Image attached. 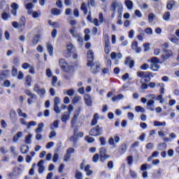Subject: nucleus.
Segmentation results:
<instances>
[{
	"mask_svg": "<svg viewBox=\"0 0 179 179\" xmlns=\"http://www.w3.org/2000/svg\"><path fill=\"white\" fill-rule=\"evenodd\" d=\"M110 158V155H107V148L102 147L99 150V154H95L92 157V162L94 163H97L99 162V159H100V162L101 163H104L107 159Z\"/></svg>",
	"mask_w": 179,
	"mask_h": 179,
	"instance_id": "nucleus-1",
	"label": "nucleus"
},
{
	"mask_svg": "<svg viewBox=\"0 0 179 179\" xmlns=\"http://www.w3.org/2000/svg\"><path fill=\"white\" fill-rule=\"evenodd\" d=\"M111 8L113 13L117 11V13L120 15V17L122 15V11L124 10V6H122V3L117 1L113 0L111 3Z\"/></svg>",
	"mask_w": 179,
	"mask_h": 179,
	"instance_id": "nucleus-2",
	"label": "nucleus"
},
{
	"mask_svg": "<svg viewBox=\"0 0 179 179\" xmlns=\"http://www.w3.org/2000/svg\"><path fill=\"white\" fill-rule=\"evenodd\" d=\"M137 76H138V78H142V79H144V80L148 83L150 82L151 78H153V76H155V74L150 71H138Z\"/></svg>",
	"mask_w": 179,
	"mask_h": 179,
	"instance_id": "nucleus-3",
	"label": "nucleus"
},
{
	"mask_svg": "<svg viewBox=\"0 0 179 179\" xmlns=\"http://www.w3.org/2000/svg\"><path fill=\"white\" fill-rule=\"evenodd\" d=\"M103 134V129L97 125L95 127L92 128L90 131V135L91 136H100Z\"/></svg>",
	"mask_w": 179,
	"mask_h": 179,
	"instance_id": "nucleus-4",
	"label": "nucleus"
},
{
	"mask_svg": "<svg viewBox=\"0 0 179 179\" xmlns=\"http://www.w3.org/2000/svg\"><path fill=\"white\" fill-rule=\"evenodd\" d=\"M94 59V53L93 52V50H90L87 52V66L92 67L94 66V64H93V61Z\"/></svg>",
	"mask_w": 179,
	"mask_h": 179,
	"instance_id": "nucleus-5",
	"label": "nucleus"
},
{
	"mask_svg": "<svg viewBox=\"0 0 179 179\" xmlns=\"http://www.w3.org/2000/svg\"><path fill=\"white\" fill-rule=\"evenodd\" d=\"M59 104H61V99L59 97L56 96L54 99V111L57 114H59L61 113V109H59Z\"/></svg>",
	"mask_w": 179,
	"mask_h": 179,
	"instance_id": "nucleus-6",
	"label": "nucleus"
},
{
	"mask_svg": "<svg viewBox=\"0 0 179 179\" xmlns=\"http://www.w3.org/2000/svg\"><path fill=\"white\" fill-rule=\"evenodd\" d=\"M171 57H173V52L170 50L164 49V54L162 55L163 61H167Z\"/></svg>",
	"mask_w": 179,
	"mask_h": 179,
	"instance_id": "nucleus-7",
	"label": "nucleus"
},
{
	"mask_svg": "<svg viewBox=\"0 0 179 179\" xmlns=\"http://www.w3.org/2000/svg\"><path fill=\"white\" fill-rule=\"evenodd\" d=\"M72 153H75V149L72 148H69L66 152V155H64V162H69V160H71Z\"/></svg>",
	"mask_w": 179,
	"mask_h": 179,
	"instance_id": "nucleus-8",
	"label": "nucleus"
},
{
	"mask_svg": "<svg viewBox=\"0 0 179 179\" xmlns=\"http://www.w3.org/2000/svg\"><path fill=\"white\" fill-rule=\"evenodd\" d=\"M110 51H111L110 40L108 39V34H106L105 35V52L106 54H109Z\"/></svg>",
	"mask_w": 179,
	"mask_h": 179,
	"instance_id": "nucleus-9",
	"label": "nucleus"
},
{
	"mask_svg": "<svg viewBox=\"0 0 179 179\" xmlns=\"http://www.w3.org/2000/svg\"><path fill=\"white\" fill-rule=\"evenodd\" d=\"M160 62L157 57H152L150 60V68H159Z\"/></svg>",
	"mask_w": 179,
	"mask_h": 179,
	"instance_id": "nucleus-10",
	"label": "nucleus"
},
{
	"mask_svg": "<svg viewBox=\"0 0 179 179\" xmlns=\"http://www.w3.org/2000/svg\"><path fill=\"white\" fill-rule=\"evenodd\" d=\"M22 173V169L15 167L12 173L8 174V177L10 178H13V177H16V176H19Z\"/></svg>",
	"mask_w": 179,
	"mask_h": 179,
	"instance_id": "nucleus-11",
	"label": "nucleus"
},
{
	"mask_svg": "<svg viewBox=\"0 0 179 179\" xmlns=\"http://www.w3.org/2000/svg\"><path fill=\"white\" fill-rule=\"evenodd\" d=\"M155 101L153 99L148 100L147 102V108L150 111H155Z\"/></svg>",
	"mask_w": 179,
	"mask_h": 179,
	"instance_id": "nucleus-12",
	"label": "nucleus"
},
{
	"mask_svg": "<svg viewBox=\"0 0 179 179\" xmlns=\"http://www.w3.org/2000/svg\"><path fill=\"white\" fill-rule=\"evenodd\" d=\"M46 48L49 53V55H50V57H52V55L54 54V47H52L51 42H48L46 43Z\"/></svg>",
	"mask_w": 179,
	"mask_h": 179,
	"instance_id": "nucleus-13",
	"label": "nucleus"
},
{
	"mask_svg": "<svg viewBox=\"0 0 179 179\" xmlns=\"http://www.w3.org/2000/svg\"><path fill=\"white\" fill-rule=\"evenodd\" d=\"M44 161L43 160H41L38 163V173L39 174H43V173H44V170H45V167L44 166Z\"/></svg>",
	"mask_w": 179,
	"mask_h": 179,
	"instance_id": "nucleus-14",
	"label": "nucleus"
},
{
	"mask_svg": "<svg viewBox=\"0 0 179 179\" xmlns=\"http://www.w3.org/2000/svg\"><path fill=\"white\" fill-rule=\"evenodd\" d=\"M110 58L111 59L117 60V59H121L122 58V54L120 52L116 53L115 52H113L110 54Z\"/></svg>",
	"mask_w": 179,
	"mask_h": 179,
	"instance_id": "nucleus-15",
	"label": "nucleus"
},
{
	"mask_svg": "<svg viewBox=\"0 0 179 179\" xmlns=\"http://www.w3.org/2000/svg\"><path fill=\"white\" fill-rule=\"evenodd\" d=\"M125 65H128L129 68H134L135 62L131 57H127L124 61Z\"/></svg>",
	"mask_w": 179,
	"mask_h": 179,
	"instance_id": "nucleus-16",
	"label": "nucleus"
},
{
	"mask_svg": "<svg viewBox=\"0 0 179 179\" xmlns=\"http://www.w3.org/2000/svg\"><path fill=\"white\" fill-rule=\"evenodd\" d=\"M28 14L31 15L32 17L34 19H37V17H40L41 15V13L40 11H33V10H28Z\"/></svg>",
	"mask_w": 179,
	"mask_h": 179,
	"instance_id": "nucleus-17",
	"label": "nucleus"
},
{
	"mask_svg": "<svg viewBox=\"0 0 179 179\" xmlns=\"http://www.w3.org/2000/svg\"><path fill=\"white\" fill-rule=\"evenodd\" d=\"M70 118H71V114L68 112H64V113L62 115V122L66 123V121H69Z\"/></svg>",
	"mask_w": 179,
	"mask_h": 179,
	"instance_id": "nucleus-18",
	"label": "nucleus"
},
{
	"mask_svg": "<svg viewBox=\"0 0 179 179\" xmlns=\"http://www.w3.org/2000/svg\"><path fill=\"white\" fill-rule=\"evenodd\" d=\"M85 104H87L88 106H92V96L89 94H86L85 95Z\"/></svg>",
	"mask_w": 179,
	"mask_h": 179,
	"instance_id": "nucleus-19",
	"label": "nucleus"
},
{
	"mask_svg": "<svg viewBox=\"0 0 179 179\" xmlns=\"http://www.w3.org/2000/svg\"><path fill=\"white\" fill-rule=\"evenodd\" d=\"M131 48L132 50H135L136 52H141L142 50L140 48L138 47V42L133 41L131 44Z\"/></svg>",
	"mask_w": 179,
	"mask_h": 179,
	"instance_id": "nucleus-20",
	"label": "nucleus"
},
{
	"mask_svg": "<svg viewBox=\"0 0 179 179\" xmlns=\"http://www.w3.org/2000/svg\"><path fill=\"white\" fill-rule=\"evenodd\" d=\"M9 76V71L6 70L4 71H2L0 73V80H3V79H6Z\"/></svg>",
	"mask_w": 179,
	"mask_h": 179,
	"instance_id": "nucleus-21",
	"label": "nucleus"
},
{
	"mask_svg": "<svg viewBox=\"0 0 179 179\" xmlns=\"http://www.w3.org/2000/svg\"><path fill=\"white\" fill-rule=\"evenodd\" d=\"M20 152L22 153V155H27V153H29V146L22 145L20 147Z\"/></svg>",
	"mask_w": 179,
	"mask_h": 179,
	"instance_id": "nucleus-22",
	"label": "nucleus"
},
{
	"mask_svg": "<svg viewBox=\"0 0 179 179\" xmlns=\"http://www.w3.org/2000/svg\"><path fill=\"white\" fill-rule=\"evenodd\" d=\"M124 3L129 10H131V9H134V3L132 2V1L126 0L124 1Z\"/></svg>",
	"mask_w": 179,
	"mask_h": 179,
	"instance_id": "nucleus-23",
	"label": "nucleus"
},
{
	"mask_svg": "<svg viewBox=\"0 0 179 179\" xmlns=\"http://www.w3.org/2000/svg\"><path fill=\"white\" fill-rule=\"evenodd\" d=\"M174 6H176V1H174L173 0L170 1L167 5H166V8L169 10H172L173 8H174Z\"/></svg>",
	"mask_w": 179,
	"mask_h": 179,
	"instance_id": "nucleus-24",
	"label": "nucleus"
},
{
	"mask_svg": "<svg viewBox=\"0 0 179 179\" xmlns=\"http://www.w3.org/2000/svg\"><path fill=\"white\" fill-rule=\"evenodd\" d=\"M97 120H99V113H95L94 115V117L91 122L92 127H94V125H97Z\"/></svg>",
	"mask_w": 179,
	"mask_h": 179,
	"instance_id": "nucleus-25",
	"label": "nucleus"
},
{
	"mask_svg": "<svg viewBox=\"0 0 179 179\" xmlns=\"http://www.w3.org/2000/svg\"><path fill=\"white\" fill-rule=\"evenodd\" d=\"M59 65L61 68H66L68 66V62L64 59H60L59 60Z\"/></svg>",
	"mask_w": 179,
	"mask_h": 179,
	"instance_id": "nucleus-26",
	"label": "nucleus"
},
{
	"mask_svg": "<svg viewBox=\"0 0 179 179\" xmlns=\"http://www.w3.org/2000/svg\"><path fill=\"white\" fill-rule=\"evenodd\" d=\"M43 128H44V123H39L38 127L35 130L36 133L40 134V132H43Z\"/></svg>",
	"mask_w": 179,
	"mask_h": 179,
	"instance_id": "nucleus-27",
	"label": "nucleus"
},
{
	"mask_svg": "<svg viewBox=\"0 0 179 179\" xmlns=\"http://www.w3.org/2000/svg\"><path fill=\"white\" fill-rule=\"evenodd\" d=\"M33 136L31 134H28L25 137L24 143H27V145H31V138Z\"/></svg>",
	"mask_w": 179,
	"mask_h": 179,
	"instance_id": "nucleus-28",
	"label": "nucleus"
},
{
	"mask_svg": "<svg viewBox=\"0 0 179 179\" xmlns=\"http://www.w3.org/2000/svg\"><path fill=\"white\" fill-rule=\"evenodd\" d=\"M64 94H67L70 97H72V96L75 94V90H73V89L65 90L64 91Z\"/></svg>",
	"mask_w": 179,
	"mask_h": 179,
	"instance_id": "nucleus-29",
	"label": "nucleus"
},
{
	"mask_svg": "<svg viewBox=\"0 0 179 179\" xmlns=\"http://www.w3.org/2000/svg\"><path fill=\"white\" fill-rule=\"evenodd\" d=\"M71 142H73V143H76L78 141V132L76 131H74V134L70 138Z\"/></svg>",
	"mask_w": 179,
	"mask_h": 179,
	"instance_id": "nucleus-30",
	"label": "nucleus"
},
{
	"mask_svg": "<svg viewBox=\"0 0 179 179\" xmlns=\"http://www.w3.org/2000/svg\"><path fill=\"white\" fill-rule=\"evenodd\" d=\"M90 33V29H85V41H89V40H90V36L89 35Z\"/></svg>",
	"mask_w": 179,
	"mask_h": 179,
	"instance_id": "nucleus-31",
	"label": "nucleus"
},
{
	"mask_svg": "<svg viewBox=\"0 0 179 179\" xmlns=\"http://www.w3.org/2000/svg\"><path fill=\"white\" fill-rule=\"evenodd\" d=\"M31 82H32L31 78L30 77V76H28L25 78V86H28V87L31 86Z\"/></svg>",
	"mask_w": 179,
	"mask_h": 179,
	"instance_id": "nucleus-32",
	"label": "nucleus"
},
{
	"mask_svg": "<svg viewBox=\"0 0 179 179\" xmlns=\"http://www.w3.org/2000/svg\"><path fill=\"white\" fill-rule=\"evenodd\" d=\"M155 127H166V122L154 121Z\"/></svg>",
	"mask_w": 179,
	"mask_h": 179,
	"instance_id": "nucleus-33",
	"label": "nucleus"
},
{
	"mask_svg": "<svg viewBox=\"0 0 179 179\" xmlns=\"http://www.w3.org/2000/svg\"><path fill=\"white\" fill-rule=\"evenodd\" d=\"M120 153L124 155L127 152V144L124 143L120 147Z\"/></svg>",
	"mask_w": 179,
	"mask_h": 179,
	"instance_id": "nucleus-34",
	"label": "nucleus"
},
{
	"mask_svg": "<svg viewBox=\"0 0 179 179\" xmlns=\"http://www.w3.org/2000/svg\"><path fill=\"white\" fill-rule=\"evenodd\" d=\"M74 38H76L78 43H79L80 45L82 46L83 39L82 38V36H80V34H78L76 36H74Z\"/></svg>",
	"mask_w": 179,
	"mask_h": 179,
	"instance_id": "nucleus-35",
	"label": "nucleus"
},
{
	"mask_svg": "<svg viewBox=\"0 0 179 179\" xmlns=\"http://www.w3.org/2000/svg\"><path fill=\"white\" fill-rule=\"evenodd\" d=\"M25 94H27V96H29V97H31V99H36V94L31 93V91L29 90H26L24 91Z\"/></svg>",
	"mask_w": 179,
	"mask_h": 179,
	"instance_id": "nucleus-36",
	"label": "nucleus"
},
{
	"mask_svg": "<svg viewBox=\"0 0 179 179\" xmlns=\"http://www.w3.org/2000/svg\"><path fill=\"white\" fill-rule=\"evenodd\" d=\"M170 41L172 42V43H174V44H178L179 43V39L178 38H177V36L173 35L171 36L170 38Z\"/></svg>",
	"mask_w": 179,
	"mask_h": 179,
	"instance_id": "nucleus-37",
	"label": "nucleus"
},
{
	"mask_svg": "<svg viewBox=\"0 0 179 179\" xmlns=\"http://www.w3.org/2000/svg\"><path fill=\"white\" fill-rule=\"evenodd\" d=\"M81 10L83 11L84 15H87V7L86 3H83L81 5Z\"/></svg>",
	"mask_w": 179,
	"mask_h": 179,
	"instance_id": "nucleus-38",
	"label": "nucleus"
},
{
	"mask_svg": "<svg viewBox=\"0 0 179 179\" xmlns=\"http://www.w3.org/2000/svg\"><path fill=\"white\" fill-rule=\"evenodd\" d=\"M170 16H171L170 12L167 11V12L164 13V14L163 15L164 20L169 22V20H170Z\"/></svg>",
	"mask_w": 179,
	"mask_h": 179,
	"instance_id": "nucleus-39",
	"label": "nucleus"
},
{
	"mask_svg": "<svg viewBox=\"0 0 179 179\" xmlns=\"http://www.w3.org/2000/svg\"><path fill=\"white\" fill-rule=\"evenodd\" d=\"M1 17L3 20H9V17H10V15L8 14L6 12H3L1 15Z\"/></svg>",
	"mask_w": 179,
	"mask_h": 179,
	"instance_id": "nucleus-40",
	"label": "nucleus"
},
{
	"mask_svg": "<svg viewBox=\"0 0 179 179\" xmlns=\"http://www.w3.org/2000/svg\"><path fill=\"white\" fill-rule=\"evenodd\" d=\"M20 26H23V27L26 26V17L24 16H22L20 18Z\"/></svg>",
	"mask_w": 179,
	"mask_h": 179,
	"instance_id": "nucleus-41",
	"label": "nucleus"
},
{
	"mask_svg": "<svg viewBox=\"0 0 179 179\" xmlns=\"http://www.w3.org/2000/svg\"><path fill=\"white\" fill-rule=\"evenodd\" d=\"M52 15H55L56 16H58L59 15H61V10L58 8H53L52 9Z\"/></svg>",
	"mask_w": 179,
	"mask_h": 179,
	"instance_id": "nucleus-42",
	"label": "nucleus"
},
{
	"mask_svg": "<svg viewBox=\"0 0 179 179\" xmlns=\"http://www.w3.org/2000/svg\"><path fill=\"white\" fill-rule=\"evenodd\" d=\"M85 141L87 143H93L94 142V138L90 137L89 136H85Z\"/></svg>",
	"mask_w": 179,
	"mask_h": 179,
	"instance_id": "nucleus-43",
	"label": "nucleus"
},
{
	"mask_svg": "<svg viewBox=\"0 0 179 179\" xmlns=\"http://www.w3.org/2000/svg\"><path fill=\"white\" fill-rule=\"evenodd\" d=\"M59 124V120H55L53 124L50 125L51 129H54L55 128H58V125Z\"/></svg>",
	"mask_w": 179,
	"mask_h": 179,
	"instance_id": "nucleus-44",
	"label": "nucleus"
},
{
	"mask_svg": "<svg viewBox=\"0 0 179 179\" xmlns=\"http://www.w3.org/2000/svg\"><path fill=\"white\" fill-rule=\"evenodd\" d=\"M16 117H17V115H16V112L13 110H11L10 111V117L12 119V120H15L16 119Z\"/></svg>",
	"mask_w": 179,
	"mask_h": 179,
	"instance_id": "nucleus-45",
	"label": "nucleus"
},
{
	"mask_svg": "<svg viewBox=\"0 0 179 179\" xmlns=\"http://www.w3.org/2000/svg\"><path fill=\"white\" fill-rule=\"evenodd\" d=\"M76 179H83V175L82 174V172L77 171L76 172Z\"/></svg>",
	"mask_w": 179,
	"mask_h": 179,
	"instance_id": "nucleus-46",
	"label": "nucleus"
},
{
	"mask_svg": "<svg viewBox=\"0 0 179 179\" xmlns=\"http://www.w3.org/2000/svg\"><path fill=\"white\" fill-rule=\"evenodd\" d=\"M66 48H67V50L69 51V52H72V51H73V44L69 43L67 44L66 45Z\"/></svg>",
	"mask_w": 179,
	"mask_h": 179,
	"instance_id": "nucleus-47",
	"label": "nucleus"
},
{
	"mask_svg": "<svg viewBox=\"0 0 179 179\" xmlns=\"http://www.w3.org/2000/svg\"><path fill=\"white\" fill-rule=\"evenodd\" d=\"M135 110L136 113H145V108H143L142 106H136Z\"/></svg>",
	"mask_w": 179,
	"mask_h": 179,
	"instance_id": "nucleus-48",
	"label": "nucleus"
},
{
	"mask_svg": "<svg viewBox=\"0 0 179 179\" xmlns=\"http://www.w3.org/2000/svg\"><path fill=\"white\" fill-rule=\"evenodd\" d=\"M99 142L101 145V146H106V144L107 143V141H106V138L101 136L99 138Z\"/></svg>",
	"mask_w": 179,
	"mask_h": 179,
	"instance_id": "nucleus-49",
	"label": "nucleus"
},
{
	"mask_svg": "<svg viewBox=\"0 0 179 179\" xmlns=\"http://www.w3.org/2000/svg\"><path fill=\"white\" fill-rule=\"evenodd\" d=\"M79 117L78 114H75L71 120V125L73 127L75 124L76 123V120H78V117Z\"/></svg>",
	"mask_w": 179,
	"mask_h": 179,
	"instance_id": "nucleus-50",
	"label": "nucleus"
},
{
	"mask_svg": "<svg viewBox=\"0 0 179 179\" xmlns=\"http://www.w3.org/2000/svg\"><path fill=\"white\" fill-rule=\"evenodd\" d=\"M25 7L28 10H32L33 8H34V4L33 3H29L26 4Z\"/></svg>",
	"mask_w": 179,
	"mask_h": 179,
	"instance_id": "nucleus-51",
	"label": "nucleus"
},
{
	"mask_svg": "<svg viewBox=\"0 0 179 179\" xmlns=\"http://www.w3.org/2000/svg\"><path fill=\"white\" fill-rule=\"evenodd\" d=\"M69 31H70V34L72 35L73 37H76L78 34L75 31V27H73V28L70 29Z\"/></svg>",
	"mask_w": 179,
	"mask_h": 179,
	"instance_id": "nucleus-52",
	"label": "nucleus"
},
{
	"mask_svg": "<svg viewBox=\"0 0 179 179\" xmlns=\"http://www.w3.org/2000/svg\"><path fill=\"white\" fill-rule=\"evenodd\" d=\"M167 145L166 143H161L158 146V150H164L166 149Z\"/></svg>",
	"mask_w": 179,
	"mask_h": 179,
	"instance_id": "nucleus-53",
	"label": "nucleus"
},
{
	"mask_svg": "<svg viewBox=\"0 0 179 179\" xmlns=\"http://www.w3.org/2000/svg\"><path fill=\"white\" fill-rule=\"evenodd\" d=\"M87 6H91L95 7L96 6V1H94V0H88Z\"/></svg>",
	"mask_w": 179,
	"mask_h": 179,
	"instance_id": "nucleus-54",
	"label": "nucleus"
},
{
	"mask_svg": "<svg viewBox=\"0 0 179 179\" xmlns=\"http://www.w3.org/2000/svg\"><path fill=\"white\" fill-rule=\"evenodd\" d=\"M10 7L12 8V9L18 10L19 4H17V3H12L11 5H10Z\"/></svg>",
	"mask_w": 179,
	"mask_h": 179,
	"instance_id": "nucleus-55",
	"label": "nucleus"
},
{
	"mask_svg": "<svg viewBox=\"0 0 179 179\" xmlns=\"http://www.w3.org/2000/svg\"><path fill=\"white\" fill-rule=\"evenodd\" d=\"M153 19H155V14L151 13L148 15V22H150V23H152V22H153Z\"/></svg>",
	"mask_w": 179,
	"mask_h": 179,
	"instance_id": "nucleus-56",
	"label": "nucleus"
},
{
	"mask_svg": "<svg viewBox=\"0 0 179 179\" xmlns=\"http://www.w3.org/2000/svg\"><path fill=\"white\" fill-rule=\"evenodd\" d=\"M145 33H146V34L152 35L153 34V29H152L150 27H148L145 29Z\"/></svg>",
	"mask_w": 179,
	"mask_h": 179,
	"instance_id": "nucleus-57",
	"label": "nucleus"
},
{
	"mask_svg": "<svg viewBox=\"0 0 179 179\" xmlns=\"http://www.w3.org/2000/svg\"><path fill=\"white\" fill-rule=\"evenodd\" d=\"M27 128H30V127H36L37 125V122L34 121H31L29 123L27 124Z\"/></svg>",
	"mask_w": 179,
	"mask_h": 179,
	"instance_id": "nucleus-58",
	"label": "nucleus"
},
{
	"mask_svg": "<svg viewBox=\"0 0 179 179\" xmlns=\"http://www.w3.org/2000/svg\"><path fill=\"white\" fill-rule=\"evenodd\" d=\"M37 101V95H36V98H29L28 99V104H31L32 103H34V101Z\"/></svg>",
	"mask_w": 179,
	"mask_h": 179,
	"instance_id": "nucleus-59",
	"label": "nucleus"
},
{
	"mask_svg": "<svg viewBox=\"0 0 179 179\" xmlns=\"http://www.w3.org/2000/svg\"><path fill=\"white\" fill-rule=\"evenodd\" d=\"M162 174V169H159L158 171L153 173L154 178H156L158 176H160Z\"/></svg>",
	"mask_w": 179,
	"mask_h": 179,
	"instance_id": "nucleus-60",
	"label": "nucleus"
},
{
	"mask_svg": "<svg viewBox=\"0 0 179 179\" xmlns=\"http://www.w3.org/2000/svg\"><path fill=\"white\" fill-rule=\"evenodd\" d=\"M90 71H91L92 73L96 74V73H99V72H100V69L91 68Z\"/></svg>",
	"mask_w": 179,
	"mask_h": 179,
	"instance_id": "nucleus-61",
	"label": "nucleus"
},
{
	"mask_svg": "<svg viewBox=\"0 0 179 179\" xmlns=\"http://www.w3.org/2000/svg\"><path fill=\"white\" fill-rule=\"evenodd\" d=\"M134 162V157L132 156L127 157V164L130 166L132 165V163Z\"/></svg>",
	"mask_w": 179,
	"mask_h": 179,
	"instance_id": "nucleus-62",
	"label": "nucleus"
},
{
	"mask_svg": "<svg viewBox=\"0 0 179 179\" xmlns=\"http://www.w3.org/2000/svg\"><path fill=\"white\" fill-rule=\"evenodd\" d=\"M36 93L39 94V96H44V94H45V89L42 88Z\"/></svg>",
	"mask_w": 179,
	"mask_h": 179,
	"instance_id": "nucleus-63",
	"label": "nucleus"
},
{
	"mask_svg": "<svg viewBox=\"0 0 179 179\" xmlns=\"http://www.w3.org/2000/svg\"><path fill=\"white\" fill-rule=\"evenodd\" d=\"M80 100H82V97H80L79 96H76L73 99V103H78Z\"/></svg>",
	"mask_w": 179,
	"mask_h": 179,
	"instance_id": "nucleus-64",
	"label": "nucleus"
}]
</instances>
